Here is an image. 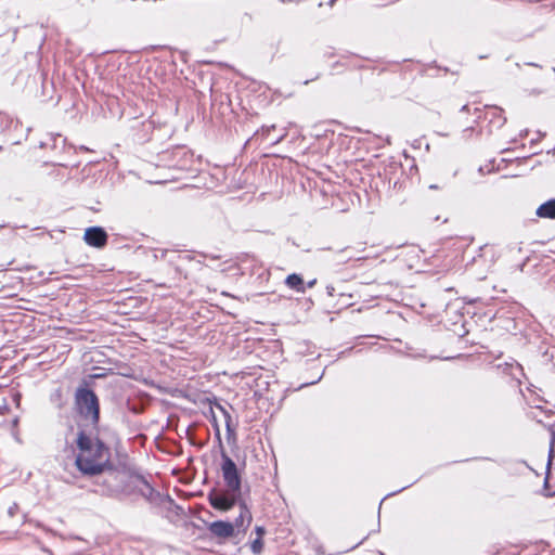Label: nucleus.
Masks as SVG:
<instances>
[{"label":"nucleus","instance_id":"2f4dec72","mask_svg":"<svg viewBox=\"0 0 555 555\" xmlns=\"http://www.w3.org/2000/svg\"><path fill=\"white\" fill-rule=\"evenodd\" d=\"M322 376H323V374H322L321 376H319V378H318L317 380H313V382H311V383H306V384H304L302 386H307V385L315 384V383H318L320 379H322Z\"/></svg>","mask_w":555,"mask_h":555},{"label":"nucleus","instance_id":"39448f33","mask_svg":"<svg viewBox=\"0 0 555 555\" xmlns=\"http://www.w3.org/2000/svg\"><path fill=\"white\" fill-rule=\"evenodd\" d=\"M493 249L487 245L479 247L476 255L467 259L465 268L472 276L485 280L493 266Z\"/></svg>","mask_w":555,"mask_h":555},{"label":"nucleus","instance_id":"f3484780","mask_svg":"<svg viewBox=\"0 0 555 555\" xmlns=\"http://www.w3.org/2000/svg\"><path fill=\"white\" fill-rule=\"evenodd\" d=\"M16 122L5 114L0 113V134L5 135V131Z\"/></svg>","mask_w":555,"mask_h":555},{"label":"nucleus","instance_id":"f8f14e48","mask_svg":"<svg viewBox=\"0 0 555 555\" xmlns=\"http://www.w3.org/2000/svg\"><path fill=\"white\" fill-rule=\"evenodd\" d=\"M236 504H238L240 506V515L235 518L234 522H232L234 525V528L243 527L245 519H247L248 526L251 521V513L249 508L247 507L245 501L242 500V498L240 499V502H237Z\"/></svg>","mask_w":555,"mask_h":555},{"label":"nucleus","instance_id":"423d86ee","mask_svg":"<svg viewBox=\"0 0 555 555\" xmlns=\"http://www.w3.org/2000/svg\"><path fill=\"white\" fill-rule=\"evenodd\" d=\"M132 142L142 144L151 139L154 130V122L150 119H133L129 127Z\"/></svg>","mask_w":555,"mask_h":555},{"label":"nucleus","instance_id":"cd10ccee","mask_svg":"<svg viewBox=\"0 0 555 555\" xmlns=\"http://www.w3.org/2000/svg\"><path fill=\"white\" fill-rule=\"evenodd\" d=\"M186 150L184 147H177L175 151H173V154L176 155H186Z\"/></svg>","mask_w":555,"mask_h":555},{"label":"nucleus","instance_id":"6e6552de","mask_svg":"<svg viewBox=\"0 0 555 555\" xmlns=\"http://www.w3.org/2000/svg\"><path fill=\"white\" fill-rule=\"evenodd\" d=\"M107 240L108 235L102 227L93 225L85 230L83 241L91 247L103 248L106 246Z\"/></svg>","mask_w":555,"mask_h":555},{"label":"nucleus","instance_id":"7ed1b4c3","mask_svg":"<svg viewBox=\"0 0 555 555\" xmlns=\"http://www.w3.org/2000/svg\"><path fill=\"white\" fill-rule=\"evenodd\" d=\"M39 147L46 150L49 154L46 164L61 167L69 166L68 156L74 153V149L61 133H47L39 141Z\"/></svg>","mask_w":555,"mask_h":555},{"label":"nucleus","instance_id":"6ab92c4d","mask_svg":"<svg viewBox=\"0 0 555 555\" xmlns=\"http://www.w3.org/2000/svg\"><path fill=\"white\" fill-rule=\"evenodd\" d=\"M548 478H550V475H547V472H546L544 482H543V494L547 498H552L555 495V489L553 490L552 487L550 486Z\"/></svg>","mask_w":555,"mask_h":555},{"label":"nucleus","instance_id":"ea45409f","mask_svg":"<svg viewBox=\"0 0 555 555\" xmlns=\"http://www.w3.org/2000/svg\"><path fill=\"white\" fill-rule=\"evenodd\" d=\"M335 0H331L328 4L332 7L334 4Z\"/></svg>","mask_w":555,"mask_h":555},{"label":"nucleus","instance_id":"9b49d317","mask_svg":"<svg viewBox=\"0 0 555 555\" xmlns=\"http://www.w3.org/2000/svg\"><path fill=\"white\" fill-rule=\"evenodd\" d=\"M486 118L489 119V122L500 129L502 128L506 122V117L503 116V109L498 106H491L486 112Z\"/></svg>","mask_w":555,"mask_h":555},{"label":"nucleus","instance_id":"72a5a7b5","mask_svg":"<svg viewBox=\"0 0 555 555\" xmlns=\"http://www.w3.org/2000/svg\"><path fill=\"white\" fill-rule=\"evenodd\" d=\"M351 350H352V348H349V349H347V350L341 351V352L339 353V357H341V356L346 354L347 352H349V351H351Z\"/></svg>","mask_w":555,"mask_h":555},{"label":"nucleus","instance_id":"b1692460","mask_svg":"<svg viewBox=\"0 0 555 555\" xmlns=\"http://www.w3.org/2000/svg\"><path fill=\"white\" fill-rule=\"evenodd\" d=\"M17 511H18V505H17L16 503H13V504L9 507V509H8V514H9L11 517H13V516L16 514V512H17Z\"/></svg>","mask_w":555,"mask_h":555},{"label":"nucleus","instance_id":"f257e3e1","mask_svg":"<svg viewBox=\"0 0 555 555\" xmlns=\"http://www.w3.org/2000/svg\"><path fill=\"white\" fill-rule=\"evenodd\" d=\"M76 444L78 453L75 459V465L83 476L92 477L105 472L114 474L111 448L92 430L79 429Z\"/></svg>","mask_w":555,"mask_h":555},{"label":"nucleus","instance_id":"7c9ffc66","mask_svg":"<svg viewBox=\"0 0 555 555\" xmlns=\"http://www.w3.org/2000/svg\"><path fill=\"white\" fill-rule=\"evenodd\" d=\"M315 283H317V279H313V280L309 281L307 284H305V285H306V288H307V287H308V288L313 287V286L315 285Z\"/></svg>","mask_w":555,"mask_h":555},{"label":"nucleus","instance_id":"f704fd0d","mask_svg":"<svg viewBox=\"0 0 555 555\" xmlns=\"http://www.w3.org/2000/svg\"><path fill=\"white\" fill-rule=\"evenodd\" d=\"M429 189H430V190H437V189H439V186H438L437 184H430V185H429Z\"/></svg>","mask_w":555,"mask_h":555},{"label":"nucleus","instance_id":"5701e85b","mask_svg":"<svg viewBox=\"0 0 555 555\" xmlns=\"http://www.w3.org/2000/svg\"><path fill=\"white\" fill-rule=\"evenodd\" d=\"M508 376H511L514 380L517 382L518 385L521 384V377L524 375H519V373L516 370H513L508 373Z\"/></svg>","mask_w":555,"mask_h":555},{"label":"nucleus","instance_id":"58836bf2","mask_svg":"<svg viewBox=\"0 0 555 555\" xmlns=\"http://www.w3.org/2000/svg\"><path fill=\"white\" fill-rule=\"evenodd\" d=\"M8 141H10L12 144H17L18 141H11V139H8Z\"/></svg>","mask_w":555,"mask_h":555},{"label":"nucleus","instance_id":"dca6fc26","mask_svg":"<svg viewBox=\"0 0 555 555\" xmlns=\"http://www.w3.org/2000/svg\"><path fill=\"white\" fill-rule=\"evenodd\" d=\"M272 130H275V125L271 126H262L260 130H257L254 135L247 140L246 144L253 142V141H263L269 139L270 132Z\"/></svg>","mask_w":555,"mask_h":555},{"label":"nucleus","instance_id":"473e14b6","mask_svg":"<svg viewBox=\"0 0 555 555\" xmlns=\"http://www.w3.org/2000/svg\"><path fill=\"white\" fill-rule=\"evenodd\" d=\"M496 317H502V308L498 309L496 312L494 313L493 318Z\"/></svg>","mask_w":555,"mask_h":555},{"label":"nucleus","instance_id":"4be33fe9","mask_svg":"<svg viewBox=\"0 0 555 555\" xmlns=\"http://www.w3.org/2000/svg\"><path fill=\"white\" fill-rule=\"evenodd\" d=\"M545 427L547 428V430L551 435L550 444H552V447H555V422L552 424L545 425Z\"/></svg>","mask_w":555,"mask_h":555},{"label":"nucleus","instance_id":"2eb2a0df","mask_svg":"<svg viewBox=\"0 0 555 555\" xmlns=\"http://www.w3.org/2000/svg\"><path fill=\"white\" fill-rule=\"evenodd\" d=\"M496 370L504 375H508V373L513 370H516L519 373V375H525L522 366L515 360H513L512 362H504L498 364Z\"/></svg>","mask_w":555,"mask_h":555},{"label":"nucleus","instance_id":"1a4fd4ad","mask_svg":"<svg viewBox=\"0 0 555 555\" xmlns=\"http://www.w3.org/2000/svg\"><path fill=\"white\" fill-rule=\"evenodd\" d=\"M208 531L216 538L229 539L234 535V525L230 521L216 520L208 525Z\"/></svg>","mask_w":555,"mask_h":555},{"label":"nucleus","instance_id":"9d476101","mask_svg":"<svg viewBox=\"0 0 555 555\" xmlns=\"http://www.w3.org/2000/svg\"><path fill=\"white\" fill-rule=\"evenodd\" d=\"M237 259L242 274H245L247 271H249L250 274H255L258 270L262 269L260 261L253 255L245 254Z\"/></svg>","mask_w":555,"mask_h":555},{"label":"nucleus","instance_id":"a878e982","mask_svg":"<svg viewBox=\"0 0 555 555\" xmlns=\"http://www.w3.org/2000/svg\"><path fill=\"white\" fill-rule=\"evenodd\" d=\"M335 293H336V291H335V287L333 285H327L326 286V294L328 296L333 297V296H335Z\"/></svg>","mask_w":555,"mask_h":555},{"label":"nucleus","instance_id":"393cba45","mask_svg":"<svg viewBox=\"0 0 555 555\" xmlns=\"http://www.w3.org/2000/svg\"><path fill=\"white\" fill-rule=\"evenodd\" d=\"M255 532L257 534V538H262L266 533V529L262 526H256Z\"/></svg>","mask_w":555,"mask_h":555},{"label":"nucleus","instance_id":"412c9836","mask_svg":"<svg viewBox=\"0 0 555 555\" xmlns=\"http://www.w3.org/2000/svg\"><path fill=\"white\" fill-rule=\"evenodd\" d=\"M554 455H555V447H552V444H550L548 459H547V463H546L547 475L551 474V466H552V461L554 459Z\"/></svg>","mask_w":555,"mask_h":555},{"label":"nucleus","instance_id":"c756f323","mask_svg":"<svg viewBox=\"0 0 555 555\" xmlns=\"http://www.w3.org/2000/svg\"><path fill=\"white\" fill-rule=\"evenodd\" d=\"M421 143H422V140L421 139H416L414 140V142L412 143V146L414 149H420L421 147Z\"/></svg>","mask_w":555,"mask_h":555},{"label":"nucleus","instance_id":"a19ab883","mask_svg":"<svg viewBox=\"0 0 555 555\" xmlns=\"http://www.w3.org/2000/svg\"><path fill=\"white\" fill-rule=\"evenodd\" d=\"M166 255V250H162L160 257H164Z\"/></svg>","mask_w":555,"mask_h":555},{"label":"nucleus","instance_id":"c85d7f7f","mask_svg":"<svg viewBox=\"0 0 555 555\" xmlns=\"http://www.w3.org/2000/svg\"><path fill=\"white\" fill-rule=\"evenodd\" d=\"M410 486H411V485L405 486V487H402V488H401V489H399L398 491H395V492H392V493L387 494V495H386V496L380 501L379 506L382 505L383 501H384L386 498H388V496H390V495H393V494H396V493H399V492H401V491L405 490L406 488H409Z\"/></svg>","mask_w":555,"mask_h":555},{"label":"nucleus","instance_id":"4468645a","mask_svg":"<svg viewBox=\"0 0 555 555\" xmlns=\"http://www.w3.org/2000/svg\"><path fill=\"white\" fill-rule=\"evenodd\" d=\"M285 284L291 288L298 293H305L306 292V285L304 282V279L300 274L292 273L287 275L285 280Z\"/></svg>","mask_w":555,"mask_h":555},{"label":"nucleus","instance_id":"aec40b11","mask_svg":"<svg viewBox=\"0 0 555 555\" xmlns=\"http://www.w3.org/2000/svg\"><path fill=\"white\" fill-rule=\"evenodd\" d=\"M263 550V541H262V538H256L254 541H251L250 543V551L254 553V554H260Z\"/></svg>","mask_w":555,"mask_h":555},{"label":"nucleus","instance_id":"ddd939ff","mask_svg":"<svg viewBox=\"0 0 555 555\" xmlns=\"http://www.w3.org/2000/svg\"><path fill=\"white\" fill-rule=\"evenodd\" d=\"M535 214L540 218L555 219V198L541 204Z\"/></svg>","mask_w":555,"mask_h":555},{"label":"nucleus","instance_id":"a211bd4d","mask_svg":"<svg viewBox=\"0 0 555 555\" xmlns=\"http://www.w3.org/2000/svg\"><path fill=\"white\" fill-rule=\"evenodd\" d=\"M222 412H223L224 417H225L227 436H228V439H230L231 437H235V428L232 425L231 415L225 410H223V409H222Z\"/></svg>","mask_w":555,"mask_h":555},{"label":"nucleus","instance_id":"c9c22d12","mask_svg":"<svg viewBox=\"0 0 555 555\" xmlns=\"http://www.w3.org/2000/svg\"><path fill=\"white\" fill-rule=\"evenodd\" d=\"M462 112H466L468 111V105H463L462 108H461Z\"/></svg>","mask_w":555,"mask_h":555},{"label":"nucleus","instance_id":"20e7f679","mask_svg":"<svg viewBox=\"0 0 555 555\" xmlns=\"http://www.w3.org/2000/svg\"><path fill=\"white\" fill-rule=\"evenodd\" d=\"M75 406L77 412L89 420L92 428H96L100 422V402L96 393L87 386H80L75 392Z\"/></svg>","mask_w":555,"mask_h":555},{"label":"nucleus","instance_id":"0eeeda50","mask_svg":"<svg viewBox=\"0 0 555 555\" xmlns=\"http://www.w3.org/2000/svg\"><path fill=\"white\" fill-rule=\"evenodd\" d=\"M134 491L144 498L151 504H158L162 501V494L142 475L132 477Z\"/></svg>","mask_w":555,"mask_h":555},{"label":"nucleus","instance_id":"bb28decb","mask_svg":"<svg viewBox=\"0 0 555 555\" xmlns=\"http://www.w3.org/2000/svg\"><path fill=\"white\" fill-rule=\"evenodd\" d=\"M285 135H286V133H283L280 137L272 139L271 144L274 145V144L280 143L285 138Z\"/></svg>","mask_w":555,"mask_h":555},{"label":"nucleus","instance_id":"f03ea898","mask_svg":"<svg viewBox=\"0 0 555 555\" xmlns=\"http://www.w3.org/2000/svg\"><path fill=\"white\" fill-rule=\"evenodd\" d=\"M221 455V473L227 489L211 490L208 502L215 508L228 512L233 508L242 496V476L235 462L225 452L219 433L217 434Z\"/></svg>","mask_w":555,"mask_h":555},{"label":"nucleus","instance_id":"4c0bfd02","mask_svg":"<svg viewBox=\"0 0 555 555\" xmlns=\"http://www.w3.org/2000/svg\"><path fill=\"white\" fill-rule=\"evenodd\" d=\"M521 463H522L524 465H526L528 468H530V469H531V467L527 464V462H526V461H521Z\"/></svg>","mask_w":555,"mask_h":555},{"label":"nucleus","instance_id":"e433bc0d","mask_svg":"<svg viewBox=\"0 0 555 555\" xmlns=\"http://www.w3.org/2000/svg\"><path fill=\"white\" fill-rule=\"evenodd\" d=\"M43 552L47 553L48 555H52L51 551L48 548H43Z\"/></svg>","mask_w":555,"mask_h":555}]
</instances>
